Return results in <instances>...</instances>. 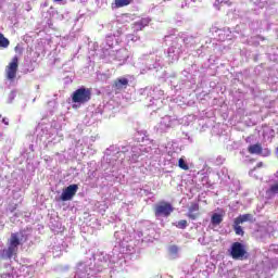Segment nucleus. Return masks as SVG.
<instances>
[{
	"mask_svg": "<svg viewBox=\"0 0 278 278\" xmlns=\"http://www.w3.org/2000/svg\"><path fill=\"white\" fill-rule=\"evenodd\" d=\"M278 264V245L271 244L267 252L263 254L258 261L251 268H247L244 278H273L270 268H277Z\"/></svg>",
	"mask_w": 278,
	"mask_h": 278,
	"instance_id": "nucleus-1",
	"label": "nucleus"
},
{
	"mask_svg": "<svg viewBox=\"0 0 278 278\" xmlns=\"http://www.w3.org/2000/svg\"><path fill=\"white\" fill-rule=\"evenodd\" d=\"M90 99H92V89L90 88L80 87L72 93V101L80 105H86Z\"/></svg>",
	"mask_w": 278,
	"mask_h": 278,
	"instance_id": "nucleus-2",
	"label": "nucleus"
},
{
	"mask_svg": "<svg viewBox=\"0 0 278 278\" xmlns=\"http://www.w3.org/2000/svg\"><path fill=\"white\" fill-rule=\"evenodd\" d=\"M18 247H21V239L18 238V233L13 232L9 239V247L7 249V257L9 260H12L18 253Z\"/></svg>",
	"mask_w": 278,
	"mask_h": 278,
	"instance_id": "nucleus-3",
	"label": "nucleus"
},
{
	"mask_svg": "<svg viewBox=\"0 0 278 278\" xmlns=\"http://www.w3.org/2000/svg\"><path fill=\"white\" fill-rule=\"evenodd\" d=\"M175 208L173 207V204L163 201L155 205L154 216H156V218L160 216L168 218V216H170V214H173Z\"/></svg>",
	"mask_w": 278,
	"mask_h": 278,
	"instance_id": "nucleus-4",
	"label": "nucleus"
},
{
	"mask_svg": "<svg viewBox=\"0 0 278 278\" xmlns=\"http://www.w3.org/2000/svg\"><path fill=\"white\" fill-rule=\"evenodd\" d=\"M18 73V56H13L11 62L5 66V77L9 81H14L16 79V74Z\"/></svg>",
	"mask_w": 278,
	"mask_h": 278,
	"instance_id": "nucleus-5",
	"label": "nucleus"
},
{
	"mask_svg": "<svg viewBox=\"0 0 278 278\" xmlns=\"http://www.w3.org/2000/svg\"><path fill=\"white\" fill-rule=\"evenodd\" d=\"M248 152L251 153V155H261V157H269L270 155V149L262 148L261 143L251 144L248 147Z\"/></svg>",
	"mask_w": 278,
	"mask_h": 278,
	"instance_id": "nucleus-6",
	"label": "nucleus"
},
{
	"mask_svg": "<svg viewBox=\"0 0 278 278\" xmlns=\"http://www.w3.org/2000/svg\"><path fill=\"white\" fill-rule=\"evenodd\" d=\"M79 190L78 185H70L67 188H65L60 197V201H72L73 197L77 194V191Z\"/></svg>",
	"mask_w": 278,
	"mask_h": 278,
	"instance_id": "nucleus-7",
	"label": "nucleus"
},
{
	"mask_svg": "<svg viewBox=\"0 0 278 278\" xmlns=\"http://www.w3.org/2000/svg\"><path fill=\"white\" fill-rule=\"evenodd\" d=\"M230 255L232 260H240V257H244V248H242V243L240 242L232 243Z\"/></svg>",
	"mask_w": 278,
	"mask_h": 278,
	"instance_id": "nucleus-8",
	"label": "nucleus"
},
{
	"mask_svg": "<svg viewBox=\"0 0 278 278\" xmlns=\"http://www.w3.org/2000/svg\"><path fill=\"white\" fill-rule=\"evenodd\" d=\"M199 210H201V206L199 205V202H192L188 208L187 216L190 218V220H197L201 216V213H199Z\"/></svg>",
	"mask_w": 278,
	"mask_h": 278,
	"instance_id": "nucleus-9",
	"label": "nucleus"
},
{
	"mask_svg": "<svg viewBox=\"0 0 278 278\" xmlns=\"http://www.w3.org/2000/svg\"><path fill=\"white\" fill-rule=\"evenodd\" d=\"M129 86V79L127 78H116L113 81V88L115 90H125V88H127Z\"/></svg>",
	"mask_w": 278,
	"mask_h": 278,
	"instance_id": "nucleus-10",
	"label": "nucleus"
},
{
	"mask_svg": "<svg viewBox=\"0 0 278 278\" xmlns=\"http://www.w3.org/2000/svg\"><path fill=\"white\" fill-rule=\"evenodd\" d=\"M242 223H244V215H240L239 217H237L235 219V231L237 233V236H242V233H244V231L242 230V227H240V225H242Z\"/></svg>",
	"mask_w": 278,
	"mask_h": 278,
	"instance_id": "nucleus-11",
	"label": "nucleus"
},
{
	"mask_svg": "<svg viewBox=\"0 0 278 278\" xmlns=\"http://www.w3.org/2000/svg\"><path fill=\"white\" fill-rule=\"evenodd\" d=\"M132 2L134 0H114V3H112V8H126V5H131Z\"/></svg>",
	"mask_w": 278,
	"mask_h": 278,
	"instance_id": "nucleus-12",
	"label": "nucleus"
},
{
	"mask_svg": "<svg viewBox=\"0 0 278 278\" xmlns=\"http://www.w3.org/2000/svg\"><path fill=\"white\" fill-rule=\"evenodd\" d=\"M211 223L212 225L216 226V225H220V223H223V215L218 214V213H214L211 217Z\"/></svg>",
	"mask_w": 278,
	"mask_h": 278,
	"instance_id": "nucleus-13",
	"label": "nucleus"
},
{
	"mask_svg": "<svg viewBox=\"0 0 278 278\" xmlns=\"http://www.w3.org/2000/svg\"><path fill=\"white\" fill-rule=\"evenodd\" d=\"M10 47V39L0 33V49H8Z\"/></svg>",
	"mask_w": 278,
	"mask_h": 278,
	"instance_id": "nucleus-14",
	"label": "nucleus"
},
{
	"mask_svg": "<svg viewBox=\"0 0 278 278\" xmlns=\"http://www.w3.org/2000/svg\"><path fill=\"white\" fill-rule=\"evenodd\" d=\"M267 197H275V194H278V182H275L269 187V189L266 191Z\"/></svg>",
	"mask_w": 278,
	"mask_h": 278,
	"instance_id": "nucleus-15",
	"label": "nucleus"
},
{
	"mask_svg": "<svg viewBox=\"0 0 278 278\" xmlns=\"http://www.w3.org/2000/svg\"><path fill=\"white\" fill-rule=\"evenodd\" d=\"M178 166L182 170H189L190 169V166H188V163H186V161L184 159L178 160Z\"/></svg>",
	"mask_w": 278,
	"mask_h": 278,
	"instance_id": "nucleus-16",
	"label": "nucleus"
},
{
	"mask_svg": "<svg viewBox=\"0 0 278 278\" xmlns=\"http://www.w3.org/2000/svg\"><path fill=\"white\" fill-rule=\"evenodd\" d=\"M249 226L253 227V229H256V233H264V231H265L264 226L257 227V224H255V223H252V224L249 223Z\"/></svg>",
	"mask_w": 278,
	"mask_h": 278,
	"instance_id": "nucleus-17",
	"label": "nucleus"
},
{
	"mask_svg": "<svg viewBox=\"0 0 278 278\" xmlns=\"http://www.w3.org/2000/svg\"><path fill=\"white\" fill-rule=\"evenodd\" d=\"M176 227L178 229H186V227H188V220L186 219H181L176 224Z\"/></svg>",
	"mask_w": 278,
	"mask_h": 278,
	"instance_id": "nucleus-18",
	"label": "nucleus"
},
{
	"mask_svg": "<svg viewBox=\"0 0 278 278\" xmlns=\"http://www.w3.org/2000/svg\"><path fill=\"white\" fill-rule=\"evenodd\" d=\"M14 51H15L16 53H23V48H21V46L17 45V46L14 48Z\"/></svg>",
	"mask_w": 278,
	"mask_h": 278,
	"instance_id": "nucleus-19",
	"label": "nucleus"
},
{
	"mask_svg": "<svg viewBox=\"0 0 278 278\" xmlns=\"http://www.w3.org/2000/svg\"><path fill=\"white\" fill-rule=\"evenodd\" d=\"M178 251H179V248H177V245L170 247V253H177Z\"/></svg>",
	"mask_w": 278,
	"mask_h": 278,
	"instance_id": "nucleus-20",
	"label": "nucleus"
},
{
	"mask_svg": "<svg viewBox=\"0 0 278 278\" xmlns=\"http://www.w3.org/2000/svg\"><path fill=\"white\" fill-rule=\"evenodd\" d=\"M249 220H251V215L245 214L244 215V223H249Z\"/></svg>",
	"mask_w": 278,
	"mask_h": 278,
	"instance_id": "nucleus-21",
	"label": "nucleus"
},
{
	"mask_svg": "<svg viewBox=\"0 0 278 278\" xmlns=\"http://www.w3.org/2000/svg\"><path fill=\"white\" fill-rule=\"evenodd\" d=\"M2 123L4 124V125H10V122L8 121V118H2Z\"/></svg>",
	"mask_w": 278,
	"mask_h": 278,
	"instance_id": "nucleus-22",
	"label": "nucleus"
},
{
	"mask_svg": "<svg viewBox=\"0 0 278 278\" xmlns=\"http://www.w3.org/2000/svg\"><path fill=\"white\" fill-rule=\"evenodd\" d=\"M262 166H264V163L261 162L256 165V168H262Z\"/></svg>",
	"mask_w": 278,
	"mask_h": 278,
	"instance_id": "nucleus-23",
	"label": "nucleus"
},
{
	"mask_svg": "<svg viewBox=\"0 0 278 278\" xmlns=\"http://www.w3.org/2000/svg\"><path fill=\"white\" fill-rule=\"evenodd\" d=\"M253 173H255V169H252V170L250 172L251 177H253Z\"/></svg>",
	"mask_w": 278,
	"mask_h": 278,
	"instance_id": "nucleus-24",
	"label": "nucleus"
},
{
	"mask_svg": "<svg viewBox=\"0 0 278 278\" xmlns=\"http://www.w3.org/2000/svg\"><path fill=\"white\" fill-rule=\"evenodd\" d=\"M244 255H245L244 257H245V260H247V257H248V253H247V252H244Z\"/></svg>",
	"mask_w": 278,
	"mask_h": 278,
	"instance_id": "nucleus-25",
	"label": "nucleus"
},
{
	"mask_svg": "<svg viewBox=\"0 0 278 278\" xmlns=\"http://www.w3.org/2000/svg\"><path fill=\"white\" fill-rule=\"evenodd\" d=\"M53 1H62V0H53Z\"/></svg>",
	"mask_w": 278,
	"mask_h": 278,
	"instance_id": "nucleus-26",
	"label": "nucleus"
}]
</instances>
